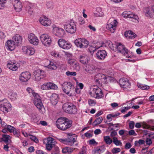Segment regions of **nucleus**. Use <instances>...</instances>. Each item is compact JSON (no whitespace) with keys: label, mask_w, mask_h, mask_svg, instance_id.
<instances>
[{"label":"nucleus","mask_w":154,"mask_h":154,"mask_svg":"<svg viewBox=\"0 0 154 154\" xmlns=\"http://www.w3.org/2000/svg\"><path fill=\"white\" fill-rule=\"evenodd\" d=\"M48 89H57L58 88L57 86L55 84L51 83H48Z\"/></svg>","instance_id":"obj_37"},{"label":"nucleus","mask_w":154,"mask_h":154,"mask_svg":"<svg viewBox=\"0 0 154 154\" xmlns=\"http://www.w3.org/2000/svg\"><path fill=\"white\" fill-rule=\"evenodd\" d=\"M103 120L102 117H100L97 118L93 123V125L94 126H95L100 124Z\"/></svg>","instance_id":"obj_36"},{"label":"nucleus","mask_w":154,"mask_h":154,"mask_svg":"<svg viewBox=\"0 0 154 154\" xmlns=\"http://www.w3.org/2000/svg\"><path fill=\"white\" fill-rule=\"evenodd\" d=\"M95 69V67L93 65L86 64L83 67V69L86 72L91 73L93 70Z\"/></svg>","instance_id":"obj_25"},{"label":"nucleus","mask_w":154,"mask_h":154,"mask_svg":"<svg viewBox=\"0 0 154 154\" xmlns=\"http://www.w3.org/2000/svg\"><path fill=\"white\" fill-rule=\"evenodd\" d=\"M31 75L28 72H22L19 76V79L23 82H27L31 78Z\"/></svg>","instance_id":"obj_13"},{"label":"nucleus","mask_w":154,"mask_h":154,"mask_svg":"<svg viewBox=\"0 0 154 154\" xmlns=\"http://www.w3.org/2000/svg\"><path fill=\"white\" fill-rule=\"evenodd\" d=\"M112 142L116 146H122V143L120 140H119L118 138L114 137L112 138Z\"/></svg>","instance_id":"obj_33"},{"label":"nucleus","mask_w":154,"mask_h":154,"mask_svg":"<svg viewBox=\"0 0 154 154\" xmlns=\"http://www.w3.org/2000/svg\"><path fill=\"white\" fill-rule=\"evenodd\" d=\"M89 44V42L87 40L85 39L82 38V45L81 48H86Z\"/></svg>","instance_id":"obj_32"},{"label":"nucleus","mask_w":154,"mask_h":154,"mask_svg":"<svg viewBox=\"0 0 154 154\" xmlns=\"http://www.w3.org/2000/svg\"><path fill=\"white\" fill-rule=\"evenodd\" d=\"M71 46L72 45L70 43L66 42L62 48L64 49H68L71 48Z\"/></svg>","instance_id":"obj_45"},{"label":"nucleus","mask_w":154,"mask_h":154,"mask_svg":"<svg viewBox=\"0 0 154 154\" xmlns=\"http://www.w3.org/2000/svg\"><path fill=\"white\" fill-rule=\"evenodd\" d=\"M54 146V145H52V144H46V148L48 150H51L52 149Z\"/></svg>","instance_id":"obj_58"},{"label":"nucleus","mask_w":154,"mask_h":154,"mask_svg":"<svg viewBox=\"0 0 154 154\" xmlns=\"http://www.w3.org/2000/svg\"><path fill=\"white\" fill-rule=\"evenodd\" d=\"M101 45L99 42H97L95 43L89 45V49L93 51H94L96 49H97L101 47Z\"/></svg>","instance_id":"obj_26"},{"label":"nucleus","mask_w":154,"mask_h":154,"mask_svg":"<svg viewBox=\"0 0 154 154\" xmlns=\"http://www.w3.org/2000/svg\"><path fill=\"white\" fill-rule=\"evenodd\" d=\"M28 40L33 45H37L38 43V40L37 37L32 33H30L28 36Z\"/></svg>","instance_id":"obj_16"},{"label":"nucleus","mask_w":154,"mask_h":154,"mask_svg":"<svg viewBox=\"0 0 154 154\" xmlns=\"http://www.w3.org/2000/svg\"><path fill=\"white\" fill-rule=\"evenodd\" d=\"M47 144H52L53 145H54L55 144V142L54 141V139L51 137H48L47 138Z\"/></svg>","instance_id":"obj_39"},{"label":"nucleus","mask_w":154,"mask_h":154,"mask_svg":"<svg viewBox=\"0 0 154 154\" xmlns=\"http://www.w3.org/2000/svg\"><path fill=\"white\" fill-rule=\"evenodd\" d=\"M32 6L30 4L28 5L26 8V10L28 13L30 15H31L33 12Z\"/></svg>","instance_id":"obj_41"},{"label":"nucleus","mask_w":154,"mask_h":154,"mask_svg":"<svg viewBox=\"0 0 154 154\" xmlns=\"http://www.w3.org/2000/svg\"><path fill=\"white\" fill-rule=\"evenodd\" d=\"M23 52L29 55H32L35 53V50L32 47L24 46L22 48Z\"/></svg>","instance_id":"obj_18"},{"label":"nucleus","mask_w":154,"mask_h":154,"mask_svg":"<svg viewBox=\"0 0 154 154\" xmlns=\"http://www.w3.org/2000/svg\"><path fill=\"white\" fill-rule=\"evenodd\" d=\"M145 15L146 16L149 17H154V14L153 12H151L149 8H147L145 9Z\"/></svg>","instance_id":"obj_31"},{"label":"nucleus","mask_w":154,"mask_h":154,"mask_svg":"<svg viewBox=\"0 0 154 154\" xmlns=\"http://www.w3.org/2000/svg\"><path fill=\"white\" fill-rule=\"evenodd\" d=\"M103 140L107 145H110L112 142V139L108 136H104Z\"/></svg>","instance_id":"obj_30"},{"label":"nucleus","mask_w":154,"mask_h":154,"mask_svg":"<svg viewBox=\"0 0 154 154\" xmlns=\"http://www.w3.org/2000/svg\"><path fill=\"white\" fill-rule=\"evenodd\" d=\"M106 56V52L104 50H99L96 54V57L98 60H104Z\"/></svg>","instance_id":"obj_19"},{"label":"nucleus","mask_w":154,"mask_h":154,"mask_svg":"<svg viewBox=\"0 0 154 154\" xmlns=\"http://www.w3.org/2000/svg\"><path fill=\"white\" fill-rule=\"evenodd\" d=\"M134 122L133 121H131L129 124V128L131 129H133L134 128Z\"/></svg>","instance_id":"obj_57"},{"label":"nucleus","mask_w":154,"mask_h":154,"mask_svg":"<svg viewBox=\"0 0 154 154\" xmlns=\"http://www.w3.org/2000/svg\"><path fill=\"white\" fill-rule=\"evenodd\" d=\"M72 121L65 117L59 118L56 121V125L57 128L65 131L72 125Z\"/></svg>","instance_id":"obj_1"},{"label":"nucleus","mask_w":154,"mask_h":154,"mask_svg":"<svg viewBox=\"0 0 154 154\" xmlns=\"http://www.w3.org/2000/svg\"><path fill=\"white\" fill-rule=\"evenodd\" d=\"M117 135V132L115 131H112L110 133V136L112 137V138L114 137H115Z\"/></svg>","instance_id":"obj_56"},{"label":"nucleus","mask_w":154,"mask_h":154,"mask_svg":"<svg viewBox=\"0 0 154 154\" xmlns=\"http://www.w3.org/2000/svg\"><path fill=\"white\" fill-rule=\"evenodd\" d=\"M8 131L10 133H12L14 131V130L15 129V128L13 126L10 125H8L6 127Z\"/></svg>","instance_id":"obj_49"},{"label":"nucleus","mask_w":154,"mask_h":154,"mask_svg":"<svg viewBox=\"0 0 154 154\" xmlns=\"http://www.w3.org/2000/svg\"><path fill=\"white\" fill-rule=\"evenodd\" d=\"M121 151V149L119 148H114L112 150V152L113 154H116Z\"/></svg>","instance_id":"obj_48"},{"label":"nucleus","mask_w":154,"mask_h":154,"mask_svg":"<svg viewBox=\"0 0 154 154\" xmlns=\"http://www.w3.org/2000/svg\"><path fill=\"white\" fill-rule=\"evenodd\" d=\"M17 94L14 92H11V94L9 96L11 100H14L17 98Z\"/></svg>","instance_id":"obj_42"},{"label":"nucleus","mask_w":154,"mask_h":154,"mask_svg":"<svg viewBox=\"0 0 154 154\" xmlns=\"http://www.w3.org/2000/svg\"><path fill=\"white\" fill-rule=\"evenodd\" d=\"M72 66L74 69L77 71H79L80 68L79 64L76 62Z\"/></svg>","instance_id":"obj_46"},{"label":"nucleus","mask_w":154,"mask_h":154,"mask_svg":"<svg viewBox=\"0 0 154 154\" xmlns=\"http://www.w3.org/2000/svg\"><path fill=\"white\" fill-rule=\"evenodd\" d=\"M40 38L42 44L45 46H49L51 43V38L50 36L47 34H43L41 35Z\"/></svg>","instance_id":"obj_9"},{"label":"nucleus","mask_w":154,"mask_h":154,"mask_svg":"<svg viewBox=\"0 0 154 154\" xmlns=\"http://www.w3.org/2000/svg\"><path fill=\"white\" fill-rule=\"evenodd\" d=\"M7 67L14 71H16L18 69L17 67L15 65V63L12 62L8 63L7 64Z\"/></svg>","instance_id":"obj_28"},{"label":"nucleus","mask_w":154,"mask_h":154,"mask_svg":"<svg viewBox=\"0 0 154 154\" xmlns=\"http://www.w3.org/2000/svg\"><path fill=\"white\" fill-rule=\"evenodd\" d=\"M124 35L125 37H128L129 38L131 39L134 38L136 35V34L131 31L125 32Z\"/></svg>","instance_id":"obj_29"},{"label":"nucleus","mask_w":154,"mask_h":154,"mask_svg":"<svg viewBox=\"0 0 154 154\" xmlns=\"http://www.w3.org/2000/svg\"><path fill=\"white\" fill-rule=\"evenodd\" d=\"M39 21L40 23L44 26H48L51 24V21L45 16H41L39 18Z\"/></svg>","instance_id":"obj_15"},{"label":"nucleus","mask_w":154,"mask_h":154,"mask_svg":"<svg viewBox=\"0 0 154 154\" xmlns=\"http://www.w3.org/2000/svg\"><path fill=\"white\" fill-rule=\"evenodd\" d=\"M76 62V61L72 59H70L68 61V63L72 66L73 65H74V64H75Z\"/></svg>","instance_id":"obj_63"},{"label":"nucleus","mask_w":154,"mask_h":154,"mask_svg":"<svg viewBox=\"0 0 154 154\" xmlns=\"http://www.w3.org/2000/svg\"><path fill=\"white\" fill-rule=\"evenodd\" d=\"M26 90L29 94H30L31 93L34 97V103L35 105L39 110L40 112L43 113V111L44 110V108L40 96L34 92L32 89L29 88H28Z\"/></svg>","instance_id":"obj_2"},{"label":"nucleus","mask_w":154,"mask_h":154,"mask_svg":"<svg viewBox=\"0 0 154 154\" xmlns=\"http://www.w3.org/2000/svg\"><path fill=\"white\" fill-rule=\"evenodd\" d=\"M63 110L66 112L71 114H75L77 112L76 106L71 103H66L63 106Z\"/></svg>","instance_id":"obj_5"},{"label":"nucleus","mask_w":154,"mask_h":154,"mask_svg":"<svg viewBox=\"0 0 154 154\" xmlns=\"http://www.w3.org/2000/svg\"><path fill=\"white\" fill-rule=\"evenodd\" d=\"M131 145L130 143H127L125 145V149H129L131 147Z\"/></svg>","instance_id":"obj_64"},{"label":"nucleus","mask_w":154,"mask_h":154,"mask_svg":"<svg viewBox=\"0 0 154 154\" xmlns=\"http://www.w3.org/2000/svg\"><path fill=\"white\" fill-rule=\"evenodd\" d=\"M12 40L14 41L16 45L17 46L19 44H21L22 38V37L19 34L14 35L12 38Z\"/></svg>","instance_id":"obj_22"},{"label":"nucleus","mask_w":154,"mask_h":154,"mask_svg":"<svg viewBox=\"0 0 154 154\" xmlns=\"http://www.w3.org/2000/svg\"><path fill=\"white\" fill-rule=\"evenodd\" d=\"M129 134L130 135L136 136L137 134L134 130H131L128 131Z\"/></svg>","instance_id":"obj_60"},{"label":"nucleus","mask_w":154,"mask_h":154,"mask_svg":"<svg viewBox=\"0 0 154 154\" xmlns=\"http://www.w3.org/2000/svg\"><path fill=\"white\" fill-rule=\"evenodd\" d=\"M103 152V151L100 148H97L94 150V152L96 154H100Z\"/></svg>","instance_id":"obj_55"},{"label":"nucleus","mask_w":154,"mask_h":154,"mask_svg":"<svg viewBox=\"0 0 154 154\" xmlns=\"http://www.w3.org/2000/svg\"><path fill=\"white\" fill-rule=\"evenodd\" d=\"M138 86L139 88H141L143 90L148 89L149 88V86H147L145 85L141 84H140L139 85H138Z\"/></svg>","instance_id":"obj_44"},{"label":"nucleus","mask_w":154,"mask_h":154,"mask_svg":"<svg viewBox=\"0 0 154 154\" xmlns=\"http://www.w3.org/2000/svg\"><path fill=\"white\" fill-rule=\"evenodd\" d=\"M48 83H45L41 86V88L43 90H47L48 89Z\"/></svg>","instance_id":"obj_54"},{"label":"nucleus","mask_w":154,"mask_h":154,"mask_svg":"<svg viewBox=\"0 0 154 154\" xmlns=\"http://www.w3.org/2000/svg\"><path fill=\"white\" fill-rule=\"evenodd\" d=\"M118 24L117 21L115 19H110L108 21V23L106 25V28L113 33L116 29Z\"/></svg>","instance_id":"obj_8"},{"label":"nucleus","mask_w":154,"mask_h":154,"mask_svg":"<svg viewBox=\"0 0 154 154\" xmlns=\"http://www.w3.org/2000/svg\"><path fill=\"white\" fill-rule=\"evenodd\" d=\"M117 48L119 52L121 53L125 56L128 53V50L120 43L117 45Z\"/></svg>","instance_id":"obj_17"},{"label":"nucleus","mask_w":154,"mask_h":154,"mask_svg":"<svg viewBox=\"0 0 154 154\" xmlns=\"http://www.w3.org/2000/svg\"><path fill=\"white\" fill-rule=\"evenodd\" d=\"M53 34L59 37H64L65 34V31L62 28L57 26L53 28Z\"/></svg>","instance_id":"obj_12"},{"label":"nucleus","mask_w":154,"mask_h":154,"mask_svg":"<svg viewBox=\"0 0 154 154\" xmlns=\"http://www.w3.org/2000/svg\"><path fill=\"white\" fill-rule=\"evenodd\" d=\"M48 67L49 69L55 70L57 69V67L56 64L54 62H51L48 65Z\"/></svg>","instance_id":"obj_40"},{"label":"nucleus","mask_w":154,"mask_h":154,"mask_svg":"<svg viewBox=\"0 0 154 154\" xmlns=\"http://www.w3.org/2000/svg\"><path fill=\"white\" fill-rule=\"evenodd\" d=\"M143 126L144 128L146 129H150V130L153 131H154V126H152L150 127L146 123H144L143 124Z\"/></svg>","instance_id":"obj_50"},{"label":"nucleus","mask_w":154,"mask_h":154,"mask_svg":"<svg viewBox=\"0 0 154 154\" xmlns=\"http://www.w3.org/2000/svg\"><path fill=\"white\" fill-rule=\"evenodd\" d=\"M59 100L58 95L57 94H52L50 97V100L52 104L54 105H56Z\"/></svg>","instance_id":"obj_24"},{"label":"nucleus","mask_w":154,"mask_h":154,"mask_svg":"<svg viewBox=\"0 0 154 154\" xmlns=\"http://www.w3.org/2000/svg\"><path fill=\"white\" fill-rule=\"evenodd\" d=\"M63 24L64 29L67 32L73 34L76 32V23L73 20H71L68 22H64Z\"/></svg>","instance_id":"obj_4"},{"label":"nucleus","mask_w":154,"mask_h":154,"mask_svg":"<svg viewBox=\"0 0 154 154\" xmlns=\"http://www.w3.org/2000/svg\"><path fill=\"white\" fill-rule=\"evenodd\" d=\"M59 140L60 141L62 142V143L68 145V143L67 139H59Z\"/></svg>","instance_id":"obj_61"},{"label":"nucleus","mask_w":154,"mask_h":154,"mask_svg":"<svg viewBox=\"0 0 154 154\" xmlns=\"http://www.w3.org/2000/svg\"><path fill=\"white\" fill-rule=\"evenodd\" d=\"M82 38H79L75 40V44L78 47L81 48Z\"/></svg>","instance_id":"obj_38"},{"label":"nucleus","mask_w":154,"mask_h":154,"mask_svg":"<svg viewBox=\"0 0 154 154\" xmlns=\"http://www.w3.org/2000/svg\"><path fill=\"white\" fill-rule=\"evenodd\" d=\"M12 133H13L14 135L16 137H18L20 135V132L18 131L15 128L14 129V131Z\"/></svg>","instance_id":"obj_52"},{"label":"nucleus","mask_w":154,"mask_h":154,"mask_svg":"<svg viewBox=\"0 0 154 154\" xmlns=\"http://www.w3.org/2000/svg\"><path fill=\"white\" fill-rule=\"evenodd\" d=\"M11 107V104L7 100L0 101V109L3 112L9 111Z\"/></svg>","instance_id":"obj_7"},{"label":"nucleus","mask_w":154,"mask_h":154,"mask_svg":"<svg viewBox=\"0 0 154 154\" xmlns=\"http://www.w3.org/2000/svg\"><path fill=\"white\" fill-rule=\"evenodd\" d=\"M111 77L109 76H106L104 74L99 73L96 75L95 79L96 82L100 84V81L103 80L106 82L108 80H110Z\"/></svg>","instance_id":"obj_11"},{"label":"nucleus","mask_w":154,"mask_h":154,"mask_svg":"<svg viewBox=\"0 0 154 154\" xmlns=\"http://www.w3.org/2000/svg\"><path fill=\"white\" fill-rule=\"evenodd\" d=\"M11 137L9 135L7 134H3L2 135V140L5 142L6 143L8 142V140H10Z\"/></svg>","instance_id":"obj_34"},{"label":"nucleus","mask_w":154,"mask_h":154,"mask_svg":"<svg viewBox=\"0 0 154 154\" xmlns=\"http://www.w3.org/2000/svg\"><path fill=\"white\" fill-rule=\"evenodd\" d=\"M13 5L16 11L20 12L22 10L23 5L20 0H14Z\"/></svg>","instance_id":"obj_20"},{"label":"nucleus","mask_w":154,"mask_h":154,"mask_svg":"<svg viewBox=\"0 0 154 154\" xmlns=\"http://www.w3.org/2000/svg\"><path fill=\"white\" fill-rule=\"evenodd\" d=\"M36 154H48L47 152L41 150H38L36 151Z\"/></svg>","instance_id":"obj_59"},{"label":"nucleus","mask_w":154,"mask_h":154,"mask_svg":"<svg viewBox=\"0 0 154 154\" xmlns=\"http://www.w3.org/2000/svg\"><path fill=\"white\" fill-rule=\"evenodd\" d=\"M66 74L67 76L72 75L75 76L76 75V72H74L67 71L66 72Z\"/></svg>","instance_id":"obj_53"},{"label":"nucleus","mask_w":154,"mask_h":154,"mask_svg":"<svg viewBox=\"0 0 154 154\" xmlns=\"http://www.w3.org/2000/svg\"><path fill=\"white\" fill-rule=\"evenodd\" d=\"M76 139V136L75 134H71V135H68V139H67L68 145L71 146L75 142Z\"/></svg>","instance_id":"obj_23"},{"label":"nucleus","mask_w":154,"mask_h":154,"mask_svg":"<svg viewBox=\"0 0 154 154\" xmlns=\"http://www.w3.org/2000/svg\"><path fill=\"white\" fill-rule=\"evenodd\" d=\"M29 136H30V137H29V138L31 139V140H33L36 143H38V139L36 138V137L35 136L32 135H31L30 134H29Z\"/></svg>","instance_id":"obj_51"},{"label":"nucleus","mask_w":154,"mask_h":154,"mask_svg":"<svg viewBox=\"0 0 154 154\" xmlns=\"http://www.w3.org/2000/svg\"><path fill=\"white\" fill-rule=\"evenodd\" d=\"M92 92H90L89 94L93 97L96 99H100L103 97L101 89L97 86H94Z\"/></svg>","instance_id":"obj_6"},{"label":"nucleus","mask_w":154,"mask_h":154,"mask_svg":"<svg viewBox=\"0 0 154 154\" xmlns=\"http://www.w3.org/2000/svg\"><path fill=\"white\" fill-rule=\"evenodd\" d=\"M63 91L69 97L75 95V91L77 90L75 89L74 85L71 82H66L62 85Z\"/></svg>","instance_id":"obj_3"},{"label":"nucleus","mask_w":154,"mask_h":154,"mask_svg":"<svg viewBox=\"0 0 154 154\" xmlns=\"http://www.w3.org/2000/svg\"><path fill=\"white\" fill-rule=\"evenodd\" d=\"M6 0H0V9H2L5 6Z\"/></svg>","instance_id":"obj_47"},{"label":"nucleus","mask_w":154,"mask_h":154,"mask_svg":"<svg viewBox=\"0 0 154 154\" xmlns=\"http://www.w3.org/2000/svg\"><path fill=\"white\" fill-rule=\"evenodd\" d=\"M66 41L63 39H60L58 42V43L60 47L62 48L66 43Z\"/></svg>","instance_id":"obj_43"},{"label":"nucleus","mask_w":154,"mask_h":154,"mask_svg":"<svg viewBox=\"0 0 154 154\" xmlns=\"http://www.w3.org/2000/svg\"><path fill=\"white\" fill-rule=\"evenodd\" d=\"M80 62L83 64H87L88 62V57L84 54L80 55L79 57Z\"/></svg>","instance_id":"obj_27"},{"label":"nucleus","mask_w":154,"mask_h":154,"mask_svg":"<svg viewBox=\"0 0 154 154\" xmlns=\"http://www.w3.org/2000/svg\"><path fill=\"white\" fill-rule=\"evenodd\" d=\"M33 75L35 77L34 79L37 81H40L41 79L46 76L45 72L41 69H38L35 71L33 72Z\"/></svg>","instance_id":"obj_10"},{"label":"nucleus","mask_w":154,"mask_h":154,"mask_svg":"<svg viewBox=\"0 0 154 154\" xmlns=\"http://www.w3.org/2000/svg\"><path fill=\"white\" fill-rule=\"evenodd\" d=\"M16 45L15 42L13 40H9L7 41L5 46L7 49L11 51L14 50Z\"/></svg>","instance_id":"obj_21"},{"label":"nucleus","mask_w":154,"mask_h":154,"mask_svg":"<svg viewBox=\"0 0 154 154\" xmlns=\"http://www.w3.org/2000/svg\"><path fill=\"white\" fill-rule=\"evenodd\" d=\"M62 151L63 153L70 154L73 151V149L69 147H65L63 149Z\"/></svg>","instance_id":"obj_35"},{"label":"nucleus","mask_w":154,"mask_h":154,"mask_svg":"<svg viewBox=\"0 0 154 154\" xmlns=\"http://www.w3.org/2000/svg\"><path fill=\"white\" fill-rule=\"evenodd\" d=\"M46 6L48 8L52 9L53 8L52 3L51 2H48L46 4Z\"/></svg>","instance_id":"obj_62"},{"label":"nucleus","mask_w":154,"mask_h":154,"mask_svg":"<svg viewBox=\"0 0 154 154\" xmlns=\"http://www.w3.org/2000/svg\"><path fill=\"white\" fill-rule=\"evenodd\" d=\"M119 83L121 87L124 88H129L131 85L129 80L126 78H122L119 81Z\"/></svg>","instance_id":"obj_14"}]
</instances>
